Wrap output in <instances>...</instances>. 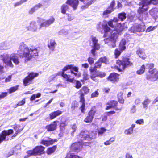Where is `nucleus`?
I'll return each mask as SVG.
<instances>
[{
	"instance_id": "f257e3e1",
	"label": "nucleus",
	"mask_w": 158,
	"mask_h": 158,
	"mask_svg": "<svg viewBox=\"0 0 158 158\" xmlns=\"http://www.w3.org/2000/svg\"><path fill=\"white\" fill-rule=\"evenodd\" d=\"M118 21V19L115 17L113 19L110 20L107 23L108 25L111 27L114 28L113 30L109 28L107 24L102 25L105 32L104 37H107L108 35H110L109 38L104 39V41L105 44H108L111 48H114L116 47L115 43L118 35L121 34L123 29L127 28V26H125V23L122 24L121 23L116 24L115 23Z\"/></svg>"
},
{
	"instance_id": "f03ea898",
	"label": "nucleus",
	"mask_w": 158,
	"mask_h": 158,
	"mask_svg": "<svg viewBox=\"0 0 158 158\" xmlns=\"http://www.w3.org/2000/svg\"><path fill=\"white\" fill-rule=\"evenodd\" d=\"M17 52L20 57L25 58V61H28L32 57H35L38 55L36 48L32 46L29 47L24 42L19 44Z\"/></svg>"
},
{
	"instance_id": "7ed1b4c3",
	"label": "nucleus",
	"mask_w": 158,
	"mask_h": 158,
	"mask_svg": "<svg viewBox=\"0 0 158 158\" xmlns=\"http://www.w3.org/2000/svg\"><path fill=\"white\" fill-rule=\"evenodd\" d=\"M0 59L7 65L11 67H13L11 60L16 65L19 64V63L18 57L15 53L11 54L6 53L1 54L0 55Z\"/></svg>"
},
{
	"instance_id": "20e7f679",
	"label": "nucleus",
	"mask_w": 158,
	"mask_h": 158,
	"mask_svg": "<svg viewBox=\"0 0 158 158\" xmlns=\"http://www.w3.org/2000/svg\"><path fill=\"white\" fill-rule=\"evenodd\" d=\"M151 4L158 6V0H143L141 1L139 3L140 6L138 10V12L140 14L147 10L148 9V5Z\"/></svg>"
},
{
	"instance_id": "39448f33",
	"label": "nucleus",
	"mask_w": 158,
	"mask_h": 158,
	"mask_svg": "<svg viewBox=\"0 0 158 158\" xmlns=\"http://www.w3.org/2000/svg\"><path fill=\"white\" fill-rule=\"evenodd\" d=\"M117 67L119 71L123 70L126 67L131 66L132 63L129 61L128 58H123L122 60H118L116 62Z\"/></svg>"
},
{
	"instance_id": "423d86ee",
	"label": "nucleus",
	"mask_w": 158,
	"mask_h": 158,
	"mask_svg": "<svg viewBox=\"0 0 158 158\" xmlns=\"http://www.w3.org/2000/svg\"><path fill=\"white\" fill-rule=\"evenodd\" d=\"M95 135L93 132L90 133L86 131H82L79 135L78 138L80 139L81 140H91L92 139L95 138Z\"/></svg>"
},
{
	"instance_id": "0eeeda50",
	"label": "nucleus",
	"mask_w": 158,
	"mask_h": 158,
	"mask_svg": "<svg viewBox=\"0 0 158 158\" xmlns=\"http://www.w3.org/2000/svg\"><path fill=\"white\" fill-rule=\"evenodd\" d=\"M13 131L12 129L3 131L0 134V144L3 141H7L9 140L8 136L13 133Z\"/></svg>"
},
{
	"instance_id": "6e6552de",
	"label": "nucleus",
	"mask_w": 158,
	"mask_h": 158,
	"mask_svg": "<svg viewBox=\"0 0 158 158\" xmlns=\"http://www.w3.org/2000/svg\"><path fill=\"white\" fill-rule=\"evenodd\" d=\"M55 21V18L53 16H51L49 18L45 21L44 19H41L40 21H44L41 23L40 26V28L41 29L43 27H47L53 24Z\"/></svg>"
},
{
	"instance_id": "1a4fd4ad",
	"label": "nucleus",
	"mask_w": 158,
	"mask_h": 158,
	"mask_svg": "<svg viewBox=\"0 0 158 158\" xmlns=\"http://www.w3.org/2000/svg\"><path fill=\"white\" fill-rule=\"evenodd\" d=\"M145 29L144 25L136 24L131 27L129 31L131 33L140 32L144 31Z\"/></svg>"
},
{
	"instance_id": "9d476101",
	"label": "nucleus",
	"mask_w": 158,
	"mask_h": 158,
	"mask_svg": "<svg viewBox=\"0 0 158 158\" xmlns=\"http://www.w3.org/2000/svg\"><path fill=\"white\" fill-rule=\"evenodd\" d=\"M38 75V73H31L29 74L23 80L24 85L26 86L29 85L31 83L32 80L35 77H37Z\"/></svg>"
},
{
	"instance_id": "9b49d317",
	"label": "nucleus",
	"mask_w": 158,
	"mask_h": 158,
	"mask_svg": "<svg viewBox=\"0 0 158 158\" xmlns=\"http://www.w3.org/2000/svg\"><path fill=\"white\" fill-rule=\"evenodd\" d=\"M96 112L95 107H92L90 110L88 112L87 116L84 119V121L86 123L92 122Z\"/></svg>"
},
{
	"instance_id": "f8f14e48",
	"label": "nucleus",
	"mask_w": 158,
	"mask_h": 158,
	"mask_svg": "<svg viewBox=\"0 0 158 158\" xmlns=\"http://www.w3.org/2000/svg\"><path fill=\"white\" fill-rule=\"evenodd\" d=\"M118 104L117 101L114 100H111L109 101L107 103L106 105H108L106 108V110H108L111 108H113L115 109L116 110L121 111L122 108H118L117 107V106Z\"/></svg>"
},
{
	"instance_id": "ddd939ff",
	"label": "nucleus",
	"mask_w": 158,
	"mask_h": 158,
	"mask_svg": "<svg viewBox=\"0 0 158 158\" xmlns=\"http://www.w3.org/2000/svg\"><path fill=\"white\" fill-rule=\"evenodd\" d=\"M27 29L32 32H35L37 31L38 26L37 23L35 21H32L30 22L29 26L26 27Z\"/></svg>"
},
{
	"instance_id": "4468645a",
	"label": "nucleus",
	"mask_w": 158,
	"mask_h": 158,
	"mask_svg": "<svg viewBox=\"0 0 158 158\" xmlns=\"http://www.w3.org/2000/svg\"><path fill=\"white\" fill-rule=\"evenodd\" d=\"M82 147L81 142H79L72 144L70 147V149L72 151L78 152Z\"/></svg>"
},
{
	"instance_id": "2eb2a0df",
	"label": "nucleus",
	"mask_w": 158,
	"mask_h": 158,
	"mask_svg": "<svg viewBox=\"0 0 158 158\" xmlns=\"http://www.w3.org/2000/svg\"><path fill=\"white\" fill-rule=\"evenodd\" d=\"M106 75L105 73L101 72H95V73H93L91 76V79L95 81H97L98 80L96 79L97 77L100 78H103Z\"/></svg>"
},
{
	"instance_id": "dca6fc26",
	"label": "nucleus",
	"mask_w": 158,
	"mask_h": 158,
	"mask_svg": "<svg viewBox=\"0 0 158 158\" xmlns=\"http://www.w3.org/2000/svg\"><path fill=\"white\" fill-rule=\"evenodd\" d=\"M91 40L92 42V47L93 48H94L97 50H99L100 48V44L98 43V39L96 37L92 36L91 37Z\"/></svg>"
},
{
	"instance_id": "f3484780",
	"label": "nucleus",
	"mask_w": 158,
	"mask_h": 158,
	"mask_svg": "<svg viewBox=\"0 0 158 158\" xmlns=\"http://www.w3.org/2000/svg\"><path fill=\"white\" fill-rule=\"evenodd\" d=\"M57 141L56 139H52L49 138L47 140H42L40 142V143L48 146L51 144H52L54 143Z\"/></svg>"
},
{
	"instance_id": "a211bd4d",
	"label": "nucleus",
	"mask_w": 158,
	"mask_h": 158,
	"mask_svg": "<svg viewBox=\"0 0 158 158\" xmlns=\"http://www.w3.org/2000/svg\"><path fill=\"white\" fill-rule=\"evenodd\" d=\"M66 3L73 7L74 10H75L78 5L79 1L78 0H68Z\"/></svg>"
},
{
	"instance_id": "6ab92c4d",
	"label": "nucleus",
	"mask_w": 158,
	"mask_h": 158,
	"mask_svg": "<svg viewBox=\"0 0 158 158\" xmlns=\"http://www.w3.org/2000/svg\"><path fill=\"white\" fill-rule=\"evenodd\" d=\"M119 76L118 74L115 73H113L110 75L108 78V79L113 82H114L118 81Z\"/></svg>"
},
{
	"instance_id": "aec40b11",
	"label": "nucleus",
	"mask_w": 158,
	"mask_h": 158,
	"mask_svg": "<svg viewBox=\"0 0 158 158\" xmlns=\"http://www.w3.org/2000/svg\"><path fill=\"white\" fill-rule=\"evenodd\" d=\"M62 76L68 82L73 83L74 80L73 76L72 77L71 75H67L64 73H62Z\"/></svg>"
},
{
	"instance_id": "412c9836",
	"label": "nucleus",
	"mask_w": 158,
	"mask_h": 158,
	"mask_svg": "<svg viewBox=\"0 0 158 158\" xmlns=\"http://www.w3.org/2000/svg\"><path fill=\"white\" fill-rule=\"evenodd\" d=\"M58 122L57 121H54L53 123L47 125L45 128L48 131H52L56 129L57 127L56 122Z\"/></svg>"
},
{
	"instance_id": "4be33fe9",
	"label": "nucleus",
	"mask_w": 158,
	"mask_h": 158,
	"mask_svg": "<svg viewBox=\"0 0 158 158\" xmlns=\"http://www.w3.org/2000/svg\"><path fill=\"white\" fill-rule=\"evenodd\" d=\"M156 72L155 73L151 74V75H148L147 77V79H150L151 81H156L158 79V69L157 70H156Z\"/></svg>"
},
{
	"instance_id": "5701e85b",
	"label": "nucleus",
	"mask_w": 158,
	"mask_h": 158,
	"mask_svg": "<svg viewBox=\"0 0 158 158\" xmlns=\"http://www.w3.org/2000/svg\"><path fill=\"white\" fill-rule=\"evenodd\" d=\"M80 95V102L81 103V106L80 108L82 112L83 113L84 112V110L85 108V101L84 98V95L82 94H79Z\"/></svg>"
},
{
	"instance_id": "b1692460",
	"label": "nucleus",
	"mask_w": 158,
	"mask_h": 158,
	"mask_svg": "<svg viewBox=\"0 0 158 158\" xmlns=\"http://www.w3.org/2000/svg\"><path fill=\"white\" fill-rule=\"evenodd\" d=\"M136 53L143 60L146 59V56L143 49L139 48L137 50Z\"/></svg>"
},
{
	"instance_id": "393cba45",
	"label": "nucleus",
	"mask_w": 158,
	"mask_h": 158,
	"mask_svg": "<svg viewBox=\"0 0 158 158\" xmlns=\"http://www.w3.org/2000/svg\"><path fill=\"white\" fill-rule=\"evenodd\" d=\"M56 44L54 40H51L49 41L48 44V46L49 49L52 51L54 50Z\"/></svg>"
},
{
	"instance_id": "a878e982",
	"label": "nucleus",
	"mask_w": 158,
	"mask_h": 158,
	"mask_svg": "<svg viewBox=\"0 0 158 158\" xmlns=\"http://www.w3.org/2000/svg\"><path fill=\"white\" fill-rule=\"evenodd\" d=\"M44 148L42 146H37L35 147L34 149L36 155L42 154L44 150Z\"/></svg>"
},
{
	"instance_id": "bb28decb",
	"label": "nucleus",
	"mask_w": 158,
	"mask_h": 158,
	"mask_svg": "<svg viewBox=\"0 0 158 158\" xmlns=\"http://www.w3.org/2000/svg\"><path fill=\"white\" fill-rule=\"evenodd\" d=\"M147 68L149 69V72L151 74L155 73V69H153L154 67V64L152 63L147 64H146Z\"/></svg>"
},
{
	"instance_id": "cd10ccee",
	"label": "nucleus",
	"mask_w": 158,
	"mask_h": 158,
	"mask_svg": "<svg viewBox=\"0 0 158 158\" xmlns=\"http://www.w3.org/2000/svg\"><path fill=\"white\" fill-rule=\"evenodd\" d=\"M149 13L152 17L158 18V8H154L149 11Z\"/></svg>"
},
{
	"instance_id": "c85d7f7f",
	"label": "nucleus",
	"mask_w": 158,
	"mask_h": 158,
	"mask_svg": "<svg viewBox=\"0 0 158 158\" xmlns=\"http://www.w3.org/2000/svg\"><path fill=\"white\" fill-rule=\"evenodd\" d=\"M62 111L60 110H58L51 113L50 114V118L51 119H52L62 114Z\"/></svg>"
},
{
	"instance_id": "c756f323",
	"label": "nucleus",
	"mask_w": 158,
	"mask_h": 158,
	"mask_svg": "<svg viewBox=\"0 0 158 158\" xmlns=\"http://www.w3.org/2000/svg\"><path fill=\"white\" fill-rule=\"evenodd\" d=\"M70 71L71 73L72 74H73V76L76 77H79L80 76V75L79 73H74L73 72V70L76 72H78V68L77 67H73L72 65V68H71Z\"/></svg>"
},
{
	"instance_id": "7c9ffc66",
	"label": "nucleus",
	"mask_w": 158,
	"mask_h": 158,
	"mask_svg": "<svg viewBox=\"0 0 158 158\" xmlns=\"http://www.w3.org/2000/svg\"><path fill=\"white\" fill-rule=\"evenodd\" d=\"M17 149H18L19 151H20V149L19 148H17V147L13 148L10 150L8 153H6V157H9L11 156L15 152L16 153H17L18 152H16Z\"/></svg>"
},
{
	"instance_id": "2f4dec72",
	"label": "nucleus",
	"mask_w": 158,
	"mask_h": 158,
	"mask_svg": "<svg viewBox=\"0 0 158 158\" xmlns=\"http://www.w3.org/2000/svg\"><path fill=\"white\" fill-rule=\"evenodd\" d=\"M126 44L125 40L124 39H122L120 42L119 45V48L121 51H123L126 49Z\"/></svg>"
},
{
	"instance_id": "473e14b6",
	"label": "nucleus",
	"mask_w": 158,
	"mask_h": 158,
	"mask_svg": "<svg viewBox=\"0 0 158 158\" xmlns=\"http://www.w3.org/2000/svg\"><path fill=\"white\" fill-rule=\"evenodd\" d=\"M123 93L122 92H119L118 94V102L121 104H123L124 102V100L123 98Z\"/></svg>"
},
{
	"instance_id": "72a5a7b5",
	"label": "nucleus",
	"mask_w": 158,
	"mask_h": 158,
	"mask_svg": "<svg viewBox=\"0 0 158 158\" xmlns=\"http://www.w3.org/2000/svg\"><path fill=\"white\" fill-rule=\"evenodd\" d=\"M89 89L87 87H83L79 91V94H87L89 92Z\"/></svg>"
},
{
	"instance_id": "f704fd0d",
	"label": "nucleus",
	"mask_w": 158,
	"mask_h": 158,
	"mask_svg": "<svg viewBox=\"0 0 158 158\" xmlns=\"http://www.w3.org/2000/svg\"><path fill=\"white\" fill-rule=\"evenodd\" d=\"M151 102V101L150 99L148 98H146L142 103L143 108H147L148 105Z\"/></svg>"
},
{
	"instance_id": "c9c22d12",
	"label": "nucleus",
	"mask_w": 158,
	"mask_h": 158,
	"mask_svg": "<svg viewBox=\"0 0 158 158\" xmlns=\"http://www.w3.org/2000/svg\"><path fill=\"white\" fill-rule=\"evenodd\" d=\"M9 48L7 42H3L0 44V50H6Z\"/></svg>"
},
{
	"instance_id": "e433bc0d",
	"label": "nucleus",
	"mask_w": 158,
	"mask_h": 158,
	"mask_svg": "<svg viewBox=\"0 0 158 158\" xmlns=\"http://www.w3.org/2000/svg\"><path fill=\"white\" fill-rule=\"evenodd\" d=\"M111 9H109L108 8L104 11L103 13V16L104 18H106L108 16V14L113 11Z\"/></svg>"
},
{
	"instance_id": "4c0bfd02",
	"label": "nucleus",
	"mask_w": 158,
	"mask_h": 158,
	"mask_svg": "<svg viewBox=\"0 0 158 158\" xmlns=\"http://www.w3.org/2000/svg\"><path fill=\"white\" fill-rule=\"evenodd\" d=\"M145 69V66L144 65H143L141 66L139 69L136 71V73L138 75H141L144 73Z\"/></svg>"
},
{
	"instance_id": "58836bf2",
	"label": "nucleus",
	"mask_w": 158,
	"mask_h": 158,
	"mask_svg": "<svg viewBox=\"0 0 158 158\" xmlns=\"http://www.w3.org/2000/svg\"><path fill=\"white\" fill-rule=\"evenodd\" d=\"M20 126L19 125H15L14 126V128L15 131H16L17 133L16 134H15L14 135V136H15L19 132L23 130L22 128H20Z\"/></svg>"
},
{
	"instance_id": "ea45409f",
	"label": "nucleus",
	"mask_w": 158,
	"mask_h": 158,
	"mask_svg": "<svg viewBox=\"0 0 158 158\" xmlns=\"http://www.w3.org/2000/svg\"><path fill=\"white\" fill-rule=\"evenodd\" d=\"M69 9V6L68 5L64 4L61 7V13L63 14H65L66 10Z\"/></svg>"
},
{
	"instance_id": "a19ab883",
	"label": "nucleus",
	"mask_w": 158,
	"mask_h": 158,
	"mask_svg": "<svg viewBox=\"0 0 158 158\" xmlns=\"http://www.w3.org/2000/svg\"><path fill=\"white\" fill-rule=\"evenodd\" d=\"M106 131V129L104 127L98 129V134L99 135H102Z\"/></svg>"
},
{
	"instance_id": "79ce46f5",
	"label": "nucleus",
	"mask_w": 158,
	"mask_h": 158,
	"mask_svg": "<svg viewBox=\"0 0 158 158\" xmlns=\"http://www.w3.org/2000/svg\"><path fill=\"white\" fill-rule=\"evenodd\" d=\"M118 17L121 21H123L126 18V14L124 12L121 13L119 14Z\"/></svg>"
},
{
	"instance_id": "37998d69",
	"label": "nucleus",
	"mask_w": 158,
	"mask_h": 158,
	"mask_svg": "<svg viewBox=\"0 0 158 158\" xmlns=\"http://www.w3.org/2000/svg\"><path fill=\"white\" fill-rule=\"evenodd\" d=\"M18 86H15L10 88L8 90V92L10 94L13 93L18 89Z\"/></svg>"
},
{
	"instance_id": "c03bdc74",
	"label": "nucleus",
	"mask_w": 158,
	"mask_h": 158,
	"mask_svg": "<svg viewBox=\"0 0 158 158\" xmlns=\"http://www.w3.org/2000/svg\"><path fill=\"white\" fill-rule=\"evenodd\" d=\"M56 148V146H53L52 148H50L48 149L47 153L48 154H50L53 153L55 150Z\"/></svg>"
},
{
	"instance_id": "a18cd8bd",
	"label": "nucleus",
	"mask_w": 158,
	"mask_h": 158,
	"mask_svg": "<svg viewBox=\"0 0 158 158\" xmlns=\"http://www.w3.org/2000/svg\"><path fill=\"white\" fill-rule=\"evenodd\" d=\"M67 158H82L78 156L74 155L73 154H68L67 155Z\"/></svg>"
},
{
	"instance_id": "49530a36",
	"label": "nucleus",
	"mask_w": 158,
	"mask_h": 158,
	"mask_svg": "<svg viewBox=\"0 0 158 158\" xmlns=\"http://www.w3.org/2000/svg\"><path fill=\"white\" fill-rule=\"evenodd\" d=\"M157 27V26H150L146 30V32H148L154 30Z\"/></svg>"
},
{
	"instance_id": "de8ad7c7",
	"label": "nucleus",
	"mask_w": 158,
	"mask_h": 158,
	"mask_svg": "<svg viewBox=\"0 0 158 158\" xmlns=\"http://www.w3.org/2000/svg\"><path fill=\"white\" fill-rule=\"evenodd\" d=\"M98 61L101 63H103L105 64H106L108 62L107 59L105 57L100 58L99 59Z\"/></svg>"
},
{
	"instance_id": "09e8293b",
	"label": "nucleus",
	"mask_w": 158,
	"mask_h": 158,
	"mask_svg": "<svg viewBox=\"0 0 158 158\" xmlns=\"http://www.w3.org/2000/svg\"><path fill=\"white\" fill-rule=\"evenodd\" d=\"M133 132V130L130 128L124 131V133L127 135H130Z\"/></svg>"
},
{
	"instance_id": "8fccbe9b",
	"label": "nucleus",
	"mask_w": 158,
	"mask_h": 158,
	"mask_svg": "<svg viewBox=\"0 0 158 158\" xmlns=\"http://www.w3.org/2000/svg\"><path fill=\"white\" fill-rule=\"evenodd\" d=\"M92 2V0L87 2L85 5H83L81 7V8L83 10L85 9L88 7L90 5Z\"/></svg>"
},
{
	"instance_id": "3c124183",
	"label": "nucleus",
	"mask_w": 158,
	"mask_h": 158,
	"mask_svg": "<svg viewBox=\"0 0 158 158\" xmlns=\"http://www.w3.org/2000/svg\"><path fill=\"white\" fill-rule=\"evenodd\" d=\"M25 103V99H23L21 101H19L18 103L14 107L16 108L19 106H22L24 105Z\"/></svg>"
},
{
	"instance_id": "603ef678",
	"label": "nucleus",
	"mask_w": 158,
	"mask_h": 158,
	"mask_svg": "<svg viewBox=\"0 0 158 158\" xmlns=\"http://www.w3.org/2000/svg\"><path fill=\"white\" fill-rule=\"evenodd\" d=\"M72 68V65H66V66L64 67L63 69V71L62 73H64V72L67 70L68 69H70Z\"/></svg>"
},
{
	"instance_id": "864d4df0",
	"label": "nucleus",
	"mask_w": 158,
	"mask_h": 158,
	"mask_svg": "<svg viewBox=\"0 0 158 158\" xmlns=\"http://www.w3.org/2000/svg\"><path fill=\"white\" fill-rule=\"evenodd\" d=\"M68 33V30L65 29H62L59 32V34L60 35H66Z\"/></svg>"
},
{
	"instance_id": "5fc2aeb1",
	"label": "nucleus",
	"mask_w": 158,
	"mask_h": 158,
	"mask_svg": "<svg viewBox=\"0 0 158 158\" xmlns=\"http://www.w3.org/2000/svg\"><path fill=\"white\" fill-rule=\"evenodd\" d=\"M65 125L64 123H61L60 126V133H63L64 132V130L65 129L64 126Z\"/></svg>"
},
{
	"instance_id": "6e6d98bb",
	"label": "nucleus",
	"mask_w": 158,
	"mask_h": 158,
	"mask_svg": "<svg viewBox=\"0 0 158 158\" xmlns=\"http://www.w3.org/2000/svg\"><path fill=\"white\" fill-rule=\"evenodd\" d=\"M115 1L114 0H113L111 2L110 6L108 7L109 9H111L113 11V7L115 5Z\"/></svg>"
},
{
	"instance_id": "4d7b16f0",
	"label": "nucleus",
	"mask_w": 158,
	"mask_h": 158,
	"mask_svg": "<svg viewBox=\"0 0 158 158\" xmlns=\"http://www.w3.org/2000/svg\"><path fill=\"white\" fill-rule=\"evenodd\" d=\"M121 52L119 50L117 49H116L115 52L114 54L116 58H117L120 55Z\"/></svg>"
},
{
	"instance_id": "13d9d810",
	"label": "nucleus",
	"mask_w": 158,
	"mask_h": 158,
	"mask_svg": "<svg viewBox=\"0 0 158 158\" xmlns=\"http://www.w3.org/2000/svg\"><path fill=\"white\" fill-rule=\"evenodd\" d=\"M7 92H2L0 94V100L3 99L7 95Z\"/></svg>"
},
{
	"instance_id": "bf43d9fd",
	"label": "nucleus",
	"mask_w": 158,
	"mask_h": 158,
	"mask_svg": "<svg viewBox=\"0 0 158 158\" xmlns=\"http://www.w3.org/2000/svg\"><path fill=\"white\" fill-rule=\"evenodd\" d=\"M135 123L139 125H143L144 123V120L143 119L138 120L136 121Z\"/></svg>"
},
{
	"instance_id": "052dcab7",
	"label": "nucleus",
	"mask_w": 158,
	"mask_h": 158,
	"mask_svg": "<svg viewBox=\"0 0 158 158\" xmlns=\"http://www.w3.org/2000/svg\"><path fill=\"white\" fill-rule=\"evenodd\" d=\"M27 153L28 155H29V156L32 155H36L34 149L33 150H29L27 151Z\"/></svg>"
},
{
	"instance_id": "680f3d73",
	"label": "nucleus",
	"mask_w": 158,
	"mask_h": 158,
	"mask_svg": "<svg viewBox=\"0 0 158 158\" xmlns=\"http://www.w3.org/2000/svg\"><path fill=\"white\" fill-rule=\"evenodd\" d=\"M99 95V93L98 91H95V92L91 94L92 98H94L97 97Z\"/></svg>"
},
{
	"instance_id": "e2e57ef3",
	"label": "nucleus",
	"mask_w": 158,
	"mask_h": 158,
	"mask_svg": "<svg viewBox=\"0 0 158 158\" xmlns=\"http://www.w3.org/2000/svg\"><path fill=\"white\" fill-rule=\"evenodd\" d=\"M12 78V75H10L8 76L6 78L5 80V82L6 83L8 82H10Z\"/></svg>"
},
{
	"instance_id": "0e129e2a",
	"label": "nucleus",
	"mask_w": 158,
	"mask_h": 158,
	"mask_svg": "<svg viewBox=\"0 0 158 158\" xmlns=\"http://www.w3.org/2000/svg\"><path fill=\"white\" fill-rule=\"evenodd\" d=\"M87 60H88V62H89V63L90 65L92 64L94 62L93 58L91 57H89L88 58Z\"/></svg>"
},
{
	"instance_id": "69168bd1",
	"label": "nucleus",
	"mask_w": 158,
	"mask_h": 158,
	"mask_svg": "<svg viewBox=\"0 0 158 158\" xmlns=\"http://www.w3.org/2000/svg\"><path fill=\"white\" fill-rule=\"evenodd\" d=\"M42 4L39 3H38L36 5H35L34 7L35 8L36 10H37L39 8H40L42 7Z\"/></svg>"
},
{
	"instance_id": "338daca9",
	"label": "nucleus",
	"mask_w": 158,
	"mask_h": 158,
	"mask_svg": "<svg viewBox=\"0 0 158 158\" xmlns=\"http://www.w3.org/2000/svg\"><path fill=\"white\" fill-rule=\"evenodd\" d=\"M76 87L77 88H79L81 86V83L78 81H77L76 82Z\"/></svg>"
},
{
	"instance_id": "774afa93",
	"label": "nucleus",
	"mask_w": 158,
	"mask_h": 158,
	"mask_svg": "<svg viewBox=\"0 0 158 158\" xmlns=\"http://www.w3.org/2000/svg\"><path fill=\"white\" fill-rule=\"evenodd\" d=\"M101 63L99 62L98 61L95 64V68H98L101 67Z\"/></svg>"
}]
</instances>
